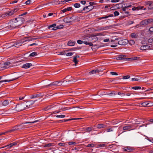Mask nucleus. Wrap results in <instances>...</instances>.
<instances>
[{
    "label": "nucleus",
    "instance_id": "a18cd8bd",
    "mask_svg": "<svg viewBox=\"0 0 153 153\" xmlns=\"http://www.w3.org/2000/svg\"><path fill=\"white\" fill-rule=\"evenodd\" d=\"M153 106V102H148V106L151 107Z\"/></svg>",
    "mask_w": 153,
    "mask_h": 153
},
{
    "label": "nucleus",
    "instance_id": "4468645a",
    "mask_svg": "<svg viewBox=\"0 0 153 153\" xmlns=\"http://www.w3.org/2000/svg\"><path fill=\"white\" fill-rule=\"evenodd\" d=\"M53 86H58V81L53 82L51 84L44 86V88H48V87H51Z\"/></svg>",
    "mask_w": 153,
    "mask_h": 153
},
{
    "label": "nucleus",
    "instance_id": "6ab92c4d",
    "mask_svg": "<svg viewBox=\"0 0 153 153\" xmlns=\"http://www.w3.org/2000/svg\"><path fill=\"white\" fill-rule=\"evenodd\" d=\"M124 150L125 151L131 152L133 151L134 150V149L133 148L130 147H125L124 148Z\"/></svg>",
    "mask_w": 153,
    "mask_h": 153
},
{
    "label": "nucleus",
    "instance_id": "20e7f679",
    "mask_svg": "<svg viewBox=\"0 0 153 153\" xmlns=\"http://www.w3.org/2000/svg\"><path fill=\"white\" fill-rule=\"evenodd\" d=\"M123 130L124 131L123 132H124L125 131H129L135 129V128L134 126L132 124L130 125H126L123 128Z\"/></svg>",
    "mask_w": 153,
    "mask_h": 153
},
{
    "label": "nucleus",
    "instance_id": "ea45409f",
    "mask_svg": "<svg viewBox=\"0 0 153 153\" xmlns=\"http://www.w3.org/2000/svg\"><path fill=\"white\" fill-rule=\"evenodd\" d=\"M137 58L138 57H135L131 58H128L127 59H128V61L134 60L137 59Z\"/></svg>",
    "mask_w": 153,
    "mask_h": 153
},
{
    "label": "nucleus",
    "instance_id": "4c0bfd02",
    "mask_svg": "<svg viewBox=\"0 0 153 153\" xmlns=\"http://www.w3.org/2000/svg\"><path fill=\"white\" fill-rule=\"evenodd\" d=\"M141 105L144 107L148 106V102H144L141 103Z\"/></svg>",
    "mask_w": 153,
    "mask_h": 153
},
{
    "label": "nucleus",
    "instance_id": "ddd939ff",
    "mask_svg": "<svg viewBox=\"0 0 153 153\" xmlns=\"http://www.w3.org/2000/svg\"><path fill=\"white\" fill-rule=\"evenodd\" d=\"M10 64L9 62H4L3 64H0V68H2V70L4 68L5 69L7 68V66L9 65Z\"/></svg>",
    "mask_w": 153,
    "mask_h": 153
},
{
    "label": "nucleus",
    "instance_id": "f704fd0d",
    "mask_svg": "<svg viewBox=\"0 0 153 153\" xmlns=\"http://www.w3.org/2000/svg\"><path fill=\"white\" fill-rule=\"evenodd\" d=\"M152 2V1H149L146 2H145V4L146 5L149 7L151 5V4Z\"/></svg>",
    "mask_w": 153,
    "mask_h": 153
},
{
    "label": "nucleus",
    "instance_id": "e2e57ef3",
    "mask_svg": "<svg viewBox=\"0 0 153 153\" xmlns=\"http://www.w3.org/2000/svg\"><path fill=\"white\" fill-rule=\"evenodd\" d=\"M72 9V7H68L67 8H66V10L67 11H71Z\"/></svg>",
    "mask_w": 153,
    "mask_h": 153
},
{
    "label": "nucleus",
    "instance_id": "dca6fc26",
    "mask_svg": "<svg viewBox=\"0 0 153 153\" xmlns=\"http://www.w3.org/2000/svg\"><path fill=\"white\" fill-rule=\"evenodd\" d=\"M32 66V64L31 63H27L24 64L22 66V68L25 69H27L29 68L30 67Z\"/></svg>",
    "mask_w": 153,
    "mask_h": 153
},
{
    "label": "nucleus",
    "instance_id": "bf43d9fd",
    "mask_svg": "<svg viewBox=\"0 0 153 153\" xmlns=\"http://www.w3.org/2000/svg\"><path fill=\"white\" fill-rule=\"evenodd\" d=\"M131 80L132 81H138L140 80V79L134 78H132Z\"/></svg>",
    "mask_w": 153,
    "mask_h": 153
},
{
    "label": "nucleus",
    "instance_id": "f8f14e48",
    "mask_svg": "<svg viewBox=\"0 0 153 153\" xmlns=\"http://www.w3.org/2000/svg\"><path fill=\"white\" fill-rule=\"evenodd\" d=\"M19 10L18 8H16L15 9L12 10L10 11H8L7 13H6V14L7 15L11 16L13 13L16 12H17Z\"/></svg>",
    "mask_w": 153,
    "mask_h": 153
},
{
    "label": "nucleus",
    "instance_id": "f3484780",
    "mask_svg": "<svg viewBox=\"0 0 153 153\" xmlns=\"http://www.w3.org/2000/svg\"><path fill=\"white\" fill-rule=\"evenodd\" d=\"M97 127L98 128H105L107 127V125L106 124H98L97 126Z\"/></svg>",
    "mask_w": 153,
    "mask_h": 153
},
{
    "label": "nucleus",
    "instance_id": "0eeeda50",
    "mask_svg": "<svg viewBox=\"0 0 153 153\" xmlns=\"http://www.w3.org/2000/svg\"><path fill=\"white\" fill-rule=\"evenodd\" d=\"M35 102L33 100H30L25 103L26 109L31 107L32 105Z\"/></svg>",
    "mask_w": 153,
    "mask_h": 153
},
{
    "label": "nucleus",
    "instance_id": "338daca9",
    "mask_svg": "<svg viewBox=\"0 0 153 153\" xmlns=\"http://www.w3.org/2000/svg\"><path fill=\"white\" fill-rule=\"evenodd\" d=\"M149 7H150V9H153V1H152L151 4V5Z\"/></svg>",
    "mask_w": 153,
    "mask_h": 153
},
{
    "label": "nucleus",
    "instance_id": "3c124183",
    "mask_svg": "<svg viewBox=\"0 0 153 153\" xmlns=\"http://www.w3.org/2000/svg\"><path fill=\"white\" fill-rule=\"evenodd\" d=\"M17 144V143L16 142H14L13 143H10V147H12L13 146H16Z\"/></svg>",
    "mask_w": 153,
    "mask_h": 153
},
{
    "label": "nucleus",
    "instance_id": "c03bdc74",
    "mask_svg": "<svg viewBox=\"0 0 153 153\" xmlns=\"http://www.w3.org/2000/svg\"><path fill=\"white\" fill-rule=\"evenodd\" d=\"M80 6V5L79 3H75L74 4V6L75 8H78Z\"/></svg>",
    "mask_w": 153,
    "mask_h": 153
},
{
    "label": "nucleus",
    "instance_id": "f257e3e1",
    "mask_svg": "<svg viewBox=\"0 0 153 153\" xmlns=\"http://www.w3.org/2000/svg\"><path fill=\"white\" fill-rule=\"evenodd\" d=\"M25 22V19L22 17H18L10 21L9 24L12 28H15L22 25Z\"/></svg>",
    "mask_w": 153,
    "mask_h": 153
},
{
    "label": "nucleus",
    "instance_id": "052dcab7",
    "mask_svg": "<svg viewBox=\"0 0 153 153\" xmlns=\"http://www.w3.org/2000/svg\"><path fill=\"white\" fill-rule=\"evenodd\" d=\"M77 43L79 44H81L83 43V42L80 40H78L77 41Z\"/></svg>",
    "mask_w": 153,
    "mask_h": 153
},
{
    "label": "nucleus",
    "instance_id": "2eb2a0df",
    "mask_svg": "<svg viewBox=\"0 0 153 153\" xmlns=\"http://www.w3.org/2000/svg\"><path fill=\"white\" fill-rule=\"evenodd\" d=\"M117 127L116 126H109L108 128L106 129V132H113L114 131V128H115Z\"/></svg>",
    "mask_w": 153,
    "mask_h": 153
},
{
    "label": "nucleus",
    "instance_id": "774afa93",
    "mask_svg": "<svg viewBox=\"0 0 153 153\" xmlns=\"http://www.w3.org/2000/svg\"><path fill=\"white\" fill-rule=\"evenodd\" d=\"M149 30L150 32H153V27H152L150 28Z\"/></svg>",
    "mask_w": 153,
    "mask_h": 153
},
{
    "label": "nucleus",
    "instance_id": "423d86ee",
    "mask_svg": "<svg viewBox=\"0 0 153 153\" xmlns=\"http://www.w3.org/2000/svg\"><path fill=\"white\" fill-rule=\"evenodd\" d=\"M73 16L70 17L68 16L65 18L63 19V21L66 23L71 24L73 21L72 19L73 18Z\"/></svg>",
    "mask_w": 153,
    "mask_h": 153
},
{
    "label": "nucleus",
    "instance_id": "a211bd4d",
    "mask_svg": "<svg viewBox=\"0 0 153 153\" xmlns=\"http://www.w3.org/2000/svg\"><path fill=\"white\" fill-rule=\"evenodd\" d=\"M112 26L111 25L110 26H103L102 27H100V30H107L109 28H111L112 27Z\"/></svg>",
    "mask_w": 153,
    "mask_h": 153
},
{
    "label": "nucleus",
    "instance_id": "4d7b16f0",
    "mask_svg": "<svg viewBox=\"0 0 153 153\" xmlns=\"http://www.w3.org/2000/svg\"><path fill=\"white\" fill-rule=\"evenodd\" d=\"M114 13L115 16H118L119 15V13L117 11H114Z\"/></svg>",
    "mask_w": 153,
    "mask_h": 153
},
{
    "label": "nucleus",
    "instance_id": "1a4fd4ad",
    "mask_svg": "<svg viewBox=\"0 0 153 153\" xmlns=\"http://www.w3.org/2000/svg\"><path fill=\"white\" fill-rule=\"evenodd\" d=\"M94 7L93 6L92 7L90 6L85 7L83 8L82 11H85L86 13H87L92 10L94 8Z\"/></svg>",
    "mask_w": 153,
    "mask_h": 153
},
{
    "label": "nucleus",
    "instance_id": "9b49d317",
    "mask_svg": "<svg viewBox=\"0 0 153 153\" xmlns=\"http://www.w3.org/2000/svg\"><path fill=\"white\" fill-rule=\"evenodd\" d=\"M118 44L120 45H125L127 44L128 40L126 39H122L119 40L118 42Z\"/></svg>",
    "mask_w": 153,
    "mask_h": 153
},
{
    "label": "nucleus",
    "instance_id": "8fccbe9b",
    "mask_svg": "<svg viewBox=\"0 0 153 153\" xmlns=\"http://www.w3.org/2000/svg\"><path fill=\"white\" fill-rule=\"evenodd\" d=\"M67 52H66L65 55L67 56H72L73 55V53L71 52L68 53H66Z\"/></svg>",
    "mask_w": 153,
    "mask_h": 153
},
{
    "label": "nucleus",
    "instance_id": "f03ea898",
    "mask_svg": "<svg viewBox=\"0 0 153 153\" xmlns=\"http://www.w3.org/2000/svg\"><path fill=\"white\" fill-rule=\"evenodd\" d=\"M38 120H35V121L33 122H25V123H22L20 125H17L13 127H12L11 129H10L8 131H7V132H9V133H11L12 132H14L18 130H19L20 129L24 128H26L27 127L23 125V124H25L27 123H34L37 122Z\"/></svg>",
    "mask_w": 153,
    "mask_h": 153
},
{
    "label": "nucleus",
    "instance_id": "aec40b11",
    "mask_svg": "<svg viewBox=\"0 0 153 153\" xmlns=\"http://www.w3.org/2000/svg\"><path fill=\"white\" fill-rule=\"evenodd\" d=\"M19 77H20L19 76V77H16L15 78L12 79H10V80H1V81H0V83H2L3 82H10V81H13V80H15L18 79Z\"/></svg>",
    "mask_w": 153,
    "mask_h": 153
},
{
    "label": "nucleus",
    "instance_id": "2f4dec72",
    "mask_svg": "<svg viewBox=\"0 0 153 153\" xmlns=\"http://www.w3.org/2000/svg\"><path fill=\"white\" fill-rule=\"evenodd\" d=\"M69 50H67L66 51H63L61 52H59V53L58 54V55H65L66 54V52H67L68 51H69Z\"/></svg>",
    "mask_w": 153,
    "mask_h": 153
},
{
    "label": "nucleus",
    "instance_id": "9d476101",
    "mask_svg": "<svg viewBox=\"0 0 153 153\" xmlns=\"http://www.w3.org/2000/svg\"><path fill=\"white\" fill-rule=\"evenodd\" d=\"M128 58L126 57L124 55H120L117 57L116 59L117 60H123L124 61H128Z\"/></svg>",
    "mask_w": 153,
    "mask_h": 153
},
{
    "label": "nucleus",
    "instance_id": "6e6d98bb",
    "mask_svg": "<svg viewBox=\"0 0 153 153\" xmlns=\"http://www.w3.org/2000/svg\"><path fill=\"white\" fill-rule=\"evenodd\" d=\"M30 3L31 1L30 0H28L25 2V4L26 5H28L30 4Z\"/></svg>",
    "mask_w": 153,
    "mask_h": 153
},
{
    "label": "nucleus",
    "instance_id": "69168bd1",
    "mask_svg": "<svg viewBox=\"0 0 153 153\" xmlns=\"http://www.w3.org/2000/svg\"><path fill=\"white\" fill-rule=\"evenodd\" d=\"M134 23V22L133 21H129L128 22V24L129 25H131Z\"/></svg>",
    "mask_w": 153,
    "mask_h": 153
},
{
    "label": "nucleus",
    "instance_id": "13d9d810",
    "mask_svg": "<svg viewBox=\"0 0 153 153\" xmlns=\"http://www.w3.org/2000/svg\"><path fill=\"white\" fill-rule=\"evenodd\" d=\"M67 11L66 8H65L63 10H61L60 11V13H65Z\"/></svg>",
    "mask_w": 153,
    "mask_h": 153
},
{
    "label": "nucleus",
    "instance_id": "72a5a7b5",
    "mask_svg": "<svg viewBox=\"0 0 153 153\" xmlns=\"http://www.w3.org/2000/svg\"><path fill=\"white\" fill-rule=\"evenodd\" d=\"M9 103L8 101L7 100H5L3 101L2 103V105L3 106H6Z\"/></svg>",
    "mask_w": 153,
    "mask_h": 153
},
{
    "label": "nucleus",
    "instance_id": "e433bc0d",
    "mask_svg": "<svg viewBox=\"0 0 153 153\" xmlns=\"http://www.w3.org/2000/svg\"><path fill=\"white\" fill-rule=\"evenodd\" d=\"M37 55V53L35 52H33L31 53L29 55L30 56L34 57L36 56Z\"/></svg>",
    "mask_w": 153,
    "mask_h": 153
},
{
    "label": "nucleus",
    "instance_id": "49530a36",
    "mask_svg": "<svg viewBox=\"0 0 153 153\" xmlns=\"http://www.w3.org/2000/svg\"><path fill=\"white\" fill-rule=\"evenodd\" d=\"M130 76L129 75H127L123 76L122 79H127L129 78Z\"/></svg>",
    "mask_w": 153,
    "mask_h": 153
},
{
    "label": "nucleus",
    "instance_id": "c85d7f7f",
    "mask_svg": "<svg viewBox=\"0 0 153 153\" xmlns=\"http://www.w3.org/2000/svg\"><path fill=\"white\" fill-rule=\"evenodd\" d=\"M56 24H53L52 25H51L48 27V28L49 29L52 30V29L54 27H56ZM52 30H53L52 29Z\"/></svg>",
    "mask_w": 153,
    "mask_h": 153
},
{
    "label": "nucleus",
    "instance_id": "c756f323",
    "mask_svg": "<svg viewBox=\"0 0 153 153\" xmlns=\"http://www.w3.org/2000/svg\"><path fill=\"white\" fill-rule=\"evenodd\" d=\"M71 0H65L64 1H59V4H64V3L67 2L68 1H71Z\"/></svg>",
    "mask_w": 153,
    "mask_h": 153
},
{
    "label": "nucleus",
    "instance_id": "680f3d73",
    "mask_svg": "<svg viewBox=\"0 0 153 153\" xmlns=\"http://www.w3.org/2000/svg\"><path fill=\"white\" fill-rule=\"evenodd\" d=\"M76 119H67V120H62V121H64L65 122H67L69 120H75Z\"/></svg>",
    "mask_w": 153,
    "mask_h": 153
},
{
    "label": "nucleus",
    "instance_id": "473e14b6",
    "mask_svg": "<svg viewBox=\"0 0 153 153\" xmlns=\"http://www.w3.org/2000/svg\"><path fill=\"white\" fill-rule=\"evenodd\" d=\"M131 36L132 38H137L138 36L137 34L135 33H131Z\"/></svg>",
    "mask_w": 153,
    "mask_h": 153
},
{
    "label": "nucleus",
    "instance_id": "bb28decb",
    "mask_svg": "<svg viewBox=\"0 0 153 153\" xmlns=\"http://www.w3.org/2000/svg\"><path fill=\"white\" fill-rule=\"evenodd\" d=\"M75 43V42H72L71 41H69L68 45L69 46H73L74 45Z\"/></svg>",
    "mask_w": 153,
    "mask_h": 153
},
{
    "label": "nucleus",
    "instance_id": "c9c22d12",
    "mask_svg": "<svg viewBox=\"0 0 153 153\" xmlns=\"http://www.w3.org/2000/svg\"><path fill=\"white\" fill-rule=\"evenodd\" d=\"M113 16V14H108L107 15H104V19H107L109 17H112Z\"/></svg>",
    "mask_w": 153,
    "mask_h": 153
},
{
    "label": "nucleus",
    "instance_id": "5fc2aeb1",
    "mask_svg": "<svg viewBox=\"0 0 153 153\" xmlns=\"http://www.w3.org/2000/svg\"><path fill=\"white\" fill-rule=\"evenodd\" d=\"M110 74H111L112 75H117V74L115 72H110Z\"/></svg>",
    "mask_w": 153,
    "mask_h": 153
},
{
    "label": "nucleus",
    "instance_id": "7ed1b4c3",
    "mask_svg": "<svg viewBox=\"0 0 153 153\" xmlns=\"http://www.w3.org/2000/svg\"><path fill=\"white\" fill-rule=\"evenodd\" d=\"M16 110L20 111L26 109L25 103L18 104L15 107Z\"/></svg>",
    "mask_w": 153,
    "mask_h": 153
},
{
    "label": "nucleus",
    "instance_id": "a878e982",
    "mask_svg": "<svg viewBox=\"0 0 153 153\" xmlns=\"http://www.w3.org/2000/svg\"><path fill=\"white\" fill-rule=\"evenodd\" d=\"M83 43L86 45H88L89 46H92L93 45V44L92 42H88V41H84L83 42Z\"/></svg>",
    "mask_w": 153,
    "mask_h": 153
},
{
    "label": "nucleus",
    "instance_id": "412c9836",
    "mask_svg": "<svg viewBox=\"0 0 153 153\" xmlns=\"http://www.w3.org/2000/svg\"><path fill=\"white\" fill-rule=\"evenodd\" d=\"M149 46L144 45L141 46L140 48V49L142 50H145L149 49Z\"/></svg>",
    "mask_w": 153,
    "mask_h": 153
},
{
    "label": "nucleus",
    "instance_id": "a19ab883",
    "mask_svg": "<svg viewBox=\"0 0 153 153\" xmlns=\"http://www.w3.org/2000/svg\"><path fill=\"white\" fill-rule=\"evenodd\" d=\"M146 21L147 22L148 24L152 22H153V19H146Z\"/></svg>",
    "mask_w": 153,
    "mask_h": 153
},
{
    "label": "nucleus",
    "instance_id": "09e8293b",
    "mask_svg": "<svg viewBox=\"0 0 153 153\" xmlns=\"http://www.w3.org/2000/svg\"><path fill=\"white\" fill-rule=\"evenodd\" d=\"M94 146V144L93 143L90 144H88L87 146V147H93Z\"/></svg>",
    "mask_w": 153,
    "mask_h": 153
},
{
    "label": "nucleus",
    "instance_id": "864d4df0",
    "mask_svg": "<svg viewBox=\"0 0 153 153\" xmlns=\"http://www.w3.org/2000/svg\"><path fill=\"white\" fill-rule=\"evenodd\" d=\"M118 44L117 42H116L115 43H114V44L113 45H111V47H115L117 46V44Z\"/></svg>",
    "mask_w": 153,
    "mask_h": 153
},
{
    "label": "nucleus",
    "instance_id": "0e129e2a",
    "mask_svg": "<svg viewBox=\"0 0 153 153\" xmlns=\"http://www.w3.org/2000/svg\"><path fill=\"white\" fill-rule=\"evenodd\" d=\"M135 42L134 41L132 40H131L130 41V44L131 45H133L134 44Z\"/></svg>",
    "mask_w": 153,
    "mask_h": 153
},
{
    "label": "nucleus",
    "instance_id": "7c9ffc66",
    "mask_svg": "<svg viewBox=\"0 0 153 153\" xmlns=\"http://www.w3.org/2000/svg\"><path fill=\"white\" fill-rule=\"evenodd\" d=\"M73 62H74L75 63V65H76V64H78V62H79L78 60H77V58H76V57H74V56L73 57Z\"/></svg>",
    "mask_w": 153,
    "mask_h": 153
},
{
    "label": "nucleus",
    "instance_id": "79ce46f5",
    "mask_svg": "<svg viewBox=\"0 0 153 153\" xmlns=\"http://www.w3.org/2000/svg\"><path fill=\"white\" fill-rule=\"evenodd\" d=\"M117 94L119 95H120L121 97H123L126 95L124 93H121L120 92H118Z\"/></svg>",
    "mask_w": 153,
    "mask_h": 153
},
{
    "label": "nucleus",
    "instance_id": "603ef678",
    "mask_svg": "<svg viewBox=\"0 0 153 153\" xmlns=\"http://www.w3.org/2000/svg\"><path fill=\"white\" fill-rule=\"evenodd\" d=\"M58 145L60 146H61L63 147H64L65 146V143H59L58 144Z\"/></svg>",
    "mask_w": 153,
    "mask_h": 153
},
{
    "label": "nucleus",
    "instance_id": "393cba45",
    "mask_svg": "<svg viewBox=\"0 0 153 153\" xmlns=\"http://www.w3.org/2000/svg\"><path fill=\"white\" fill-rule=\"evenodd\" d=\"M63 25H60L58 26L54 27L52 29L53 30H56L58 29H61L63 28Z\"/></svg>",
    "mask_w": 153,
    "mask_h": 153
},
{
    "label": "nucleus",
    "instance_id": "b1692460",
    "mask_svg": "<svg viewBox=\"0 0 153 153\" xmlns=\"http://www.w3.org/2000/svg\"><path fill=\"white\" fill-rule=\"evenodd\" d=\"M93 129V128L91 127H87L85 128V132H90Z\"/></svg>",
    "mask_w": 153,
    "mask_h": 153
},
{
    "label": "nucleus",
    "instance_id": "5701e85b",
    "mask_svg": "<svg viewBox=\"0 0 153 153\" xmlns=\"http://www.w3.org/2000/svg\"><path fill=\"white\" fill-rule=\"evenodd\" d=\"M99 71L98 69H95L92 70L89 72L90 73L92 74H95L96 73H99Z\"/></svg>",
    "mask_w": 153,
    "mask_h": 153
},
{
    "label": "nucleus",
    "instance_id": "6e6552de",
    "mask_svg": "<svg viewBox=\"0 0 153 153\" xmlns=\"http://www.w3.org/2000/svg\"><path fill=\"white\" fill-rule=\"evenodd\" d=\"M44 95V94L42 93H39L36 94H34L30 96V98L33 99L35 98H38L39 97H42Z\"/></svg>",
    "mask_w": 153,
    "mask_h": 153
},
{
    "label": "nucleus",
    "instance_id": "37998d69",
    "mask_svg": "<svg viewBox=\"0 0 153 153\" xmlns=\"http://www.w3.org/2000/svg\"><path fill=\"white\" fill-rule=\"evenodd\" d=\"M68 144L70 145H75L76 144V143L74 142H68Z\"/></svg>",
    "mask_w": 153,
    "mask_h": 153
},
{
    "label": "nucleus",
    "instance_id": "39448f33",
    "mask_svg": "<svg viewBox=\"0 0 153 153\" xmlns=\"http://www.w3.org/2000/svg\"><path fill=\"white\" fill-rule=\"evenodd\" d=\"M86 39L88 42H95L98 40V38L96 36L94 35L91 37H87Z\"/></svg>",
    "mask_w": 153,
    "mask_h": 153
},
{
    "label": "nucleus",
    "instance_id": "4be33fe9",
    "mask_svg": "<svg viewBox=\"0 0 153 153\" xmlns=\"http://www.w3.org/2000/svg\"><path fill=\"white\" fill-rule=\"evenodd\" d=\"M140 24L141 26H145L148 25L147 22L146 21V19H145L142 21L140 22Z\"/></svg>",
    "mask_w": 153,
    "mask_h": 153
},
{
    "label": "nucleus",
    "instance_id": "58836bf2",
    "mask_svg": "<svg viewBox=\"0 0 153 153\" xmlns=\"http://www.w3.org/2000/svg\"><path fill=\"white\" fill-rule=\"evenodd\" d=\"M141 87L140 86H135L131 88L133 89L136 90L138 89H141Z\"/></svg>",
    "mask_w": 153,
    "mask_h": 153
},
{
    "label": "nucleus",
    "instance_id": "cd10ccee",
    "mask_svg": "<svg viewBox=\"0 0 153 153\" xmlns=\"http://www.w3.org/2000/svg\"><path fill=\"white\" fill-rule=\"evenodd\" d=\"M53 143H49L47 144H45L44 146V147H49L52 146H53Z\"/></svg>",
    "mask_w": 153,
    "mask_h": 153
},
{
    "label": "nucleus",
    "instance_id": "de8ad7c7",
    "mask_svg": "<svg viewBox=\"0 0 153 153\" xmlns=\"http://www.w3.org/2000/svg\"><path fill=\"white\" fill-rule=\"evenodd\" d=\"M55 116L56 117L63 118L65 117V115H56Z\"/></svg>",
    "mask_w": 153,
    "mask_h": 153
}]
</instances>
